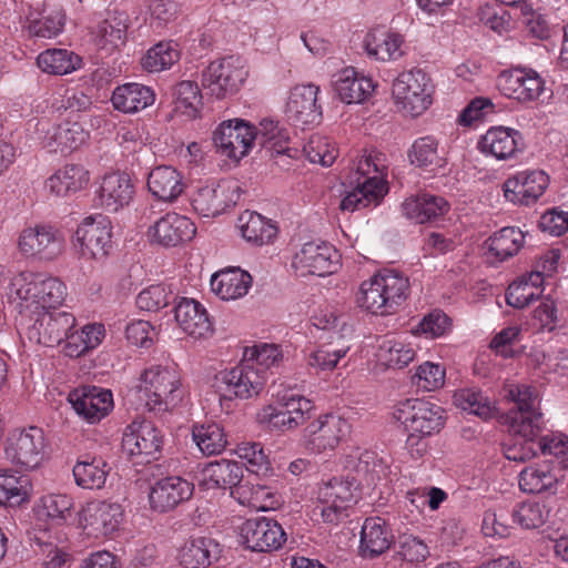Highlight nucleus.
Masks as SVG:
<instances>
[{"instance_id":"58","label":"nucleus","mask_w":568,"mask_h":568,"mask_svg":"<svg viewBox=\"0 0 568 568\" xmlns=\"http://www.w3.org/2000/svg\"><path fill=\"white\" fill-rule=\"evenodd\" d=\"M349 348L345 341H327L310 353L307 364L316 371H332Z\"/></svg>"},{"instance_id":"34","label":"nucleus","mask_w":568,"mask_h":568,"mask_svg":"<svg viewBox=\"0 0 568 568\" xmlns=\"http://www.w3.org/2000/svg\"><path fill=\"white\" fill-rule=\"evenodd\" d=\"M243 466L234 460L220 459L207 463L200 473V484L206 489H235L242 484Z\"/></svg>"},{"instance_id":"12","label":"nucleus","mask_w":568,"mask_h":568,"mask_svg":"<svg viewBox=\"0 0 568 568\" xmlns=\"http://www.w3.org/2000/svg\"><path fill=\"white\" fill-rule=\"evenodd\" d=\"M266 383L263 372L253 365V362H242L231 368L219 373L215 377V387L225 398L247 399L258 395Z\"/></svg>"},{"instance_id":"3","label":"nucleus","mask_w":568,"mask_h":568,"mask_svg":"<svg viewBox=\"0 0 568 568\" xmlns=\"http://www.w3.org/2000/svg\"><path fill=\"white\" fill-rule=\"evenodd\" d=\"M408 294V277L398 271L385 268L361 283L356 303L371 314L386 316L396 313Z\"/></svg>"},{"instance_id":"38","label":"nucleus","mask_w":568,"mask_h":568,"mask_svg":"<svg viewBox=\"0 0 568 568\" xmlns=\"http://www.w3.org/2000/svg\"><path fill=\"white\" fill-rule=\"evenodd\" d=\"M393 535L381 517L366 518L361 530L358 552L365 559H373L387 551Z\"/></svg>"},{"instance_id":"42","label":"nucleus","mask_w":568,"mask_h":568,"mask_svg":"<svg viewBox=\"0 0 568 568\" xmlns=\"http://www.w3.org/2000/svg\"><path fill=\"white\" fill-rule=\"evenodd\" d=\"M155 95L150 87L140 83H124L114 89L111 102L114 109L124 113H136L153 104Z\"/></svg>"},{"instance_id":"8","label":"nucleus","mask_w":568,"mask_h":568,"mask_svg":"<svg viewBox=\"0 0 568 568\" xmlns=\"http://www.w3.org/2000/svg\"><path fill=\"white\" fill-rule=\"evenodd\" d=\"M433 92L430 78L420 69L399 73L392 89L396 104L412 116H418L429 108Z\"/></svg>"},{"instance_id":"50","label":"nucleus","mask_w":568,"mask_h":568,"mask_svg":"<svg viewBox=\"0 0 568 568\" xmlns=\"http://www.w3.org/2000/svg\"><path fill=\"white\" fill-rule=\"evenodd\" d=\"M192 438L200 452L206 456L221 454L227 445L224 428L215 422L193 425Z\"/></svg>"},{"instance_id":"40","label":"nucleus","mask_w":568,"mask_h":568,"mask_svg":"<svg viewBox=\"0 0 568 568\" xmlns=\"http://www.w3.org/2000/svg\"><path fill=\"white\" fill-rule=\"evenodd\" d=\"M402 207L408 219L417 223H425L444 216L450 205L440 195L423 193L406 199Z\"/></svg>"},{"instance_id":"18","label":"nucleus","mask_w":568,"mask_h":568,"mask_svg":"<svg viewBox=\"0 0 568 568\" xmlns=\"http://www.w3.org/2000/svg\"><path fill=\"white\" fill-rule=\"evenodd\" d=\"M68 402L75 414L88 424H98L113 409L110 389L98 386H80L68 395Z\"/></svg>"},{"instance_id":"39","label":"nucleus","mask_w":568,"mask_h":568,"mask_svg":"<svg viewBox=\"0 0 568 568\" xmlns=\"http://www.w3.org/2000/svg\"><path fill=\"white\" fill-rule=\"evenodd\" d=\"M220 554V545L213 538L196 537L180 549L179 561L183 568H209L219 559Z\"/></svg>"},{"instance_id":"59","label":"nucleus","mask_w":568,"mask_h":568,"mask_svg":"<svg viewBox=\"0 0 568 568\" xmlns=\"http://www.w3.org/2000/svg\"><path fill=\"white\" fill-rule=\"evenodd\" d=\"M175 111L195 118L202 105V94L196 82L185 80L178 83L174 88Z\"/></svg>"},{"instance_id":"32","label":"nucleus","mask_w":568,"mask_h":568,"mask_svg":"<svg viewBox=\"0 0 568 568\" xmlns=\"http://www.w3.org/2000/svg\"><path fill=\"white\" fill-rule=\"evenodd\" d=\"M173 311L176 324L185 334L201 338L212 331L209 314L200 302L181 297Z\"/></svg>"},{"instance_id":"11","label":"nucleus","mask_w":568,"mask_h":568,"mask_svg":"<svg viewBox=\"0 0 568 568\" xmlns=\"http://www.w3.org/2000/svg\"><path fill=\"white\" fill-rule=\"evenodd\" d=\"M358 488L357 479L349 476L333 477L323 481L317 490L323 521L337 524L344 511L356 501Z\"/></svg>"},{"instance_id":"51","label":"nucleus","mask_w":568,"mask_h":568,"mask_svg":"<svg viewBox=\"0 0 568 568\" xmlns=\"http://www.w3.org/2000/svg\"><path fill=\"white\" fill-rule=\"evenodd\" d=\"M525 243V235L518 227H503L487 241L490 254L499 262L516 255Z\"/></svg>"},{"instance_id":"54","label":"nucleus","mask_w":568,"mask_h":568,"mask_svg":"<svg viewBox=\"0 0 568 568\" xmlns=\"http://www.w3.org/2000/svg\"><path fill=\"white\" fill-rule=\"evenodd\" d=\"M454 403L463 410L489 419L496 414V403L481 390L476 388H462L455 392Z\"/></svg>"},{"instance_id":"52","label":"nucleus","mask_w":568,"mask_h":568,"mask_svg":"<svg viewBox=\"0 0 568 568\" xmlns=\"http://www.w3.org/2000/svg\"><path fill=\"white\" fill-rule=\"evenodd\" d=\"M38 67L50 74H68L81 65V58L67 49H48L37 58Z\"/></svg>"},{"instance_id":"10","label":"nucleus","mask_w":568,"mask_h":568,"mask_svg":"<svg viewBox=\"0 0 568 568\" xmlns=\"http://www.w3.org/2000/svg\"><path fill=\"white\" fill-rule=\"evenodd\" d=\"M77 320L65 311L47 310L30 315L28 323H21L30 342L54 346L63 342L69 331L75 328Z\"/></svg>"},{"instance_id":"45","label":"nucleus","mask_w":568,"mask_h":568,"mask_svg":"<svg viewBox=\"0 0 568 568\" xmlns=\"http://www.w3.org/2000/svg\"><path fill=\"white\" fill-rule=\"evenodd\" d=\"M129 17L115 12L101 21L94 31V42L100 49L114 50L125 44Z\"/></svg>"},{"instance_id":"44","label":"nucleus","mask_w":568,"mask_h":568,"mask_svg":"<svg viewBox=\"0 0 568 568\" xmlns=\"http://www.w3.org/2000/svg\"><path fill=\"white\" fill-rule=\"evenodd\" d=\"M89 172L80 164H67L45 181V189L57 195L67 196L87 186Z\"/></svg>"},{"instance_id":"28","label":"nucleus","mask_w":568,"mask_h":568,"mask_svg":"<svg viewBox=\"0 0 568 568\" xmlns=\"http://www.w3.org/2000/svg\"><path fill=\"white\" fill-rule=\"evenodd\" d=\"M478 149L481 153L503 161L516 159L524 152L525 143L518 130L493 126L478 141Z\"/></svg>"},{"instance_id":"4","label":"nucleus","mask_w":568,"mask_h":568,"mask_svg":"<svg viewBox=\"0 0 568 568\" xmlns=\"http://www.w3.org/2000/svg\"><path fill=\"white\" fill-rule=\"evenodd\" d=\"M385 168L382 153L363 154L349 175V184L354 185V189L341 201V210L354 212L369 205H377L387 193Z\"/></svg>"},{"instance_id":"16","label":"nucleus","mask_w":568,"mask_h":568,"mask_svg":"<svg viewBox=\"0 0 568 568\" xmlns=\"http://www.w3.org/2000/svg\"><path fill=\"white\" fill-rule=\"evenodd\" d=\"M339 254L329 243L312 241L304 243L293 258V266L301 275L326 276L339 267Z\"/></svg>"},{"instance_id":"60","label":"nucleus","mask_w":568,"mask_h":568,"mask_svg":"<svg viewBox=\"0 0 568 568\" xmlns=\"http://www.w3.org/2000/svg\"><path fill=\"white\" fill-rule=\"evenodd\" d=\"M28 480L8 470H0V506H19L28 498Z\"/></svg>"},{"instance_id":"21","label":"nucleus","mask_w":568,"mask_h":568,"mask_svg":"<svg viewBox=\"0 0 568 568\" xmlns=\"http://www.w3.org/2000/svg\"><path fill=\"white\" fill-rule=\"evenodd\" d=\"M240 186L233 181H222L199 187L192 195L193 210L204 216L214 217L227 207L235 205L240 199Z\"/></svg>"},{"instance_id":"23","label":"nucleus","mask_w":568,"mask_h":568,"mask_svg":"<svg viewBox=\"0 0 568 568\" xmlns=\"http://www.w3.org/2000/svg\"><path fill=\"white\" fill-rule=\"evenodd\" d=\"M500 93L521 103L537 100L545 89V81L535 70L511 69L497 78Z\"/></svg>"},{"instance_id":"24","label":"nucleus","mask_w":568,"mask_h":568,"mask_svg":"<svg viewBox=\"0 0 568 568\" xmlns=\"http://www.w3.org/2000/svg\"><path fill=\"white\" fill-rule=\"evenodd\" d=\"M65 12L61 6L42 1L29 8L23 30L30 38L52 39L62 33Z\"/></svg>"},{"instance_id":"5","label":"nucleus","mask_w":568,"mask_h":568,"mask_svg":"<svg viewBox=\"0 0 568 568\" xmlns=\"http://www.w3.org/2000/svg\"><path fill=\"white\" fill-rule=\"evenodd\" d=\"M505 397L516 405L505 417L509 433L515 437L536 440L544 424L536 390L528 385L508 383L505 386Z\"/></svg>"},{"instance_id":"57","label":"nucleus","mask_w":568,"mask_h":568,"mask_svg":"<svg viewBox=\"0 0 568 568\" xmlns=\"http://www.w3.org/2000/svg\"><path fill=\"white\" fill-rule=\"evenodd\" d=\"M180 60V50L173 41H161L151 47L141 60L142 68L149 72L170 69Z\"/></svg>"},{"instance_id":"7","label":"nucleus","mask_w":568,"mask_h":568,"mask_svg":"<svg viewBox=\"0 0 568 568\" xmlns=\"http://www.w3.org/2000/svg\"><path fill=\"white\" fill-rule=\"evenodd\" d=\"M47 440L41 428L31 426L12 430L6 439L4 458L20 470H33L45 458Z\"/></svg>"},{"instance_id":"55","label":"nucleus","mask_w":568,"mask_h":568,"mask_svg":"<svg viewBox=\"0 0 568 568\" xmlns=\"http://www.w3.org/2000/svg\"><path fill=\"white\" fill-rule=\"evenodd\" d=\"M243 357L253 362V365L267 377L270 371L278 368L285 361L281 345L273 343H258L246 347Z\"/></svg>"},{"instance_id":"9","label":"nucleus","mask_w":568,"mask_h":568,"mask_svg":"<svg viewBox=\"0 0 568 568\" xmlns=\"http://www.w3.org/2000/svg\"><path fill=\"white\" fill-rule=\"evenodd\" d=\"M246 77L241 58L229 55L211 61L202 71L201 83L207 94L222 100L235 94Z\"/></svg>"},{"instance_id":"43","label":"nucleus","mask_w":568,"mask_h":568,"mask_svg":"<svg viewBox=\"0 0 568 568\" xmlns=\"http://www.w3.org/2000/svg\"><path fill=\"white\" fill-rule=\"evenodd\" d=\"M237 227L246 242L257 246L271 243L277 235L272 220L253 211H244L239 216Z\"/></svg>"},{"instance_id":"64","label":"nucleus","mask_w":568,"mask_h":568,"mask_svg":"<svg viewBox=\"0 0 568 568\" xmlns=\"http://www.w3.org/2000/svg\"><path fill=\"white\" fill-rule=\"evenodd\" d=\"M303 151L310 162L323 166H331L337 158L335 145L327 138L318 135L312 136L304 145Z\"/></svg>"},{"instance_id":"36","label":"nucleus","mask_w":568,"mask_h":568,"mask_svg":"<svg viewBox=\"0 0 568 568\" xmlns=\"http://www.w3.org/2000/svg\"><path fill=\"white\" fill-rule=\"evenodd\" d=\"M148 190L159 201L172 203L184 191L183 175L171 165H158L148 174Z\"/></svg>"},{"instance_id":"46","label":"nucleus","mask_w":568,"mask_h":568,"mask_svg":"<svg viewBox=\"0 0 568 568\" xmlns=\"http://www.w3.org/2000/svg\"><path fill=\"white\" fill-rule=\"evenodd\" d=\"M232 497L242 506L255 510H270L280 506V496L267 486L242 483L232 490Z\"/></svg>"},{"instance_id":"35","label":"nucleus","mask_w":568,"mask_h":568,"mask_svg":"<svg viewBox=\"0 0 568 568\" xmlns=\"http://www.w3.org/2000/svg\"><path fill=\"white\" fill-rule=\"evenodd\" d=\"M332 84L341 101L347 104L364 102L375 89L372 79L359 75L352 67L336 72Z\"/></svg>"},{"instance_id":"20","label":"nucleus","mask_w":568,"mask_h":568,"mask_svg":"<svg viewBox=\"0 0 568 568\" xmlns=\"http://www.w3.org/2000/svg\"><path fill=\"white\" fill-rule=\"evenodd\" d=\"M310 436L306 447L313 453L334 450L351 432V423L338 415L327 414L312 422L307 428Z\"/></svg>"},{"instance_id":"26","label":"nucleus","mask_w":568,"mask_h":568,"mask_svg":"<svg viewBox=\"0 0 568 568\" xmlns=\"http://www.w3.org/2000/svg\"><path fill=\"white\" fill-rule=\"evenodd\" d=\"M123 520V509L118 503L97 500L83 509V529L94 538L111 537Z\"/></svg>"},{"instance_id":"33","label":"nucleus","mask_w":568,"mask_h":568,"mask_svg":"<svg viewBox=\"0 0 568 568\" xmlns=\"http://www.w3.org/2000/svg\"><path fill=\"white\" fill-rule=\"evenodd\" d=\"M404 45V36L382 29L367 32L363 40V48L367 55L382 62L400 59L405 54Z\"/></svg>"},{"instance_id":"27","label":"nucleus","mask_w":568,"mask_h":568,"mask_svg":"<svg viewBox=\"0 0 568 568\" xmlns=\"http://www.w3.org/2000/svg\"><path fill=\"white\" fill-rule=\"evenodd\" d=\"M320 87L301 84L292 89L287 103L286 116L295 125H310L321 121L322 110L317 104Z\"/></svg>"},{"instance_id":"63","label":"nucleus","mask_w":568,"mask_h":568,"mask_svg":"<svg viewBox=\"0 0 568 568\" xmlns=\"http://www.w3.org/2000/svg\"><path fill=\"white\" fill-rule=\"evenodd\" d=\"M446 371L440 364L425 362L420 364L412 377V382L425 392H434L445 384Z\"/></svg>"},{"instance_id":"29","label":"nucleus","mask_w":568,"mask_h":568,"mask_svg":"<svg viewBox=\"0 0 568 568\" xmlns=\"http://www.w3.org/2000/svg\"><path fill=\"white\" fill-rule=\"evenodd\" d=\"M194 486L180 476H168L158 479L150 489L151 508L159 513L174 509L193 495Z\"/></svg>"},{"instance_id":"6","label":"nucleus","mask_w":568,"mask_h":568,"mask_svg":"<svg viewBox=\"0 0 568 568\" xmlns=\"http://www.w3.org/2000/svg\"><path fill=\"white\" fill-rule=\"evenodd\" d=\"M139 392L148 409L155 413L175 408L184 396L180 373L176 368L168 366L146 369L142 375Z\"/></svg>"},{"instance_id":"19","label":"nucleus","mask_w":568,"mask_h":568,"mask_svg":"<svg viewBox=\"0 0 568 568\" xmlns=\"http://www.w3.org/2000/svg\"><path fill=\"white\" fill-rule=\"evenodd\" d=\"M162 447V436L153 423L134 420L124 430L122 437L123 452L136 463H150Z\"/></svg>"},{"instance_id":"25","label":"nucleus","mask_w":568,"mask_h":568,"mask_svg":"<svg viewBox=\"0 0 568 568\" xmlns=\"http://www.w3.org/2000/svg\"><path fill=\"white\" fill-rule=\"evenodd\" d=\"M241 536L248 549L260 552L277 550L286 541L283 527L267 517L247 519L241 528Z\"/></svg>"},{"instance_id":"22","label":"nucleus","mask_w":568,"mask_h":568,"mask_svg":"<svg viewBox=\"0 0 568 568\" xmlns=\"http://www.w3.org/2000/svg\"><path fill=\"white\" fill-rule=\"evenodd\" d=\"M549 176L541 170H526L509 176L503 183L504 197L515 205H531L545 193Z\"/></svg>"},{"instance_id":"14","label":"nucleus","mask_w":568,"mask_h":568,"mask_svg":"<svg viewBox=\"0 0 568 568\" xmlns=\"http://www.w3.org/2000/svg\"><path fill=\"white\" fill-rule=\"evenodd\" d=\"M75 245L81 256L101 260L112 248V223L102 214L85 217L75 231Z\"/></svg>"},{"instance_id":"30","label":"nucleus","mask_w":568,"mask_h":568,"mask_svg":"<svg viewBox=\"0 0 568 568\" xmlns=\"http://www.w3.org/2000/svg\"><path fill=\"white\" fill-rule=\"evenodd\" d=\"M134 195V185L124 172L105 174L98 190V204L106 212L115 213L128 206Z\"/></svg>"},{"instance_id":"56","label":"nucleus","mask_w":568,"mask_h":568,"mask_svg":"<svg viewBox=\"0 0 568 568\" xmlns=\"http://www.w3.org/2000/svg\"><path fill=\"white\" fill-rule=\"evenodd\" d=\"M73 500L65 494H51L40 498L37 516L54 524H63L72 516Z\"/></svg>"},{"instance_id":"17","label":"nucleus","mask_w":568,"mask_h":568,"mask_svg":"<svg viewBox=\"0 0 568 568\" xmlns=\"http://www.w3.org/2000/svg\"><path fill=\"white\" fill-rule=\"evenodd\" d=\"M565 479L564 469L554 459L535 462L519 473V488L531 495L554 496Z\"/></svg>"},{"instance_id":"61","label":"nucleus","mask_w":568,"mask_h":568,"mask_svg":"<svg viewBox=\"0 0 568 568\" xmlns=\"http://www.w3.org/2000/svg\"><path fill=\"white\" fill-rule=\"evenodd\" d=\"M312 321L317 329L326 332L327 341H345L353 333L352 326L329 310L320 311L312 317Z\"/></svg>"},{"instance_id":"13","label":"nucleus","mask_w":568,"mask_h":568,"mask_svg":"<svg viewBox=\"0 0 568 568\" xmlns=\"http://www.w3.org/2000/svg\"><path fill=\"white\" fill-rule=\"evenodd\" d=\"M255 138V126L244 120L233 119L219 124L212 140L221 155L239 161L248 154Z\"/></svg>"},{"instance_id":"37","label":"nucleus","mask_w":568,"mask_h":568,"mask_svg":"<svg viewBox=\"0 0 568 568\" xmlns=\"http://www.w3.org/2000/svg\"><path fill=\"white\" fill-rule=\"evenodd\" d=\"M88 136L82 124L68 120L48 130L42 144L49 152L70 153L83 145Z\"/></svg>"},{"instance_id":"53","label":"nucleus","mask_w":568,"mask_h":568,"mask_svg":"<svg viewBox=\"0 0 568 568\" xmlns=\"http://www.w3.org/2000/svg\"><path fill=\"white\" fill-rule=\"evenodd\" d=\"M416 352L414 347L395 337L384 338L377 348V359L393 368H403L414 361Z\"/></svg>"},{"instance_id":"1","label":"nucleus","mask_w":568,"mask_h":568,"mask_svg":"<svg viewBox=\"0 0 568 568\" xmlns=\"http://www.w3.org/2000/svg\"><path fill=\"white\" fill-rule=\"evenodd\" d=\"M67 296V286L58 277L45 273L22 271L9 283L8 302L21 315H33L57 310Z\"/></svg>"},{"instance_id":"62","label":"nucleus","mask_w":568,"mask_h":568,"mask_svg":"<svg viewBox=\"0 0 568 568\" xmlns=\"http://www.w3.org/2000/svg\"><path fill=\"white\" fill-rule=\"evenodd\" d=\"M513 521L525 529H536L541 527L547 518L548 510L540 503L527 501L514 508L511 511Z\"/></svg>"},{"instance_id":"2","label":"nucleus","mask_w":568,"mask_h":568,"mask_svg":"<svg viewBox=\"0 0 568 568\" xmlns=\"http://www.w3.org/2000/svg\"><path fill=\"white\" fill-rule=\"evenodd\" d=\"M442 406L420 398H409L398 404L394 417L406 434V448L413 458H420L427 452V438L439 433L445 423Z\"/></svg>"},{"instance_id":"15","label":"nucleus","mask_w":568,"mask_h":568,"mask_svg":"<svg viewBox=\"0 0 568 568\" xmlns=\"http://www.w3.org/2000/svg\"><path fill=\"white\" fill-rule=\"evenodd\" d=\"M18 246L24 256L52 261L63 253L65 240L57 229L37 225L20 233Z\"/></svg>"},{"instance_id":"48","label":"nucleus","mask_w":568,"mask_h":568,"mask_svg":"<svg viewBox=\"0 0 568 568\" xmlns=\"http://www.w3.org/2000/svg\"><path fill=\"white\" fill-rule=\"evenodd\" d=\"M106 462L101 457L87 456L72 468L75 484L83 489H101L109 475Z\"/></svg>"},{"instance_id":"49","label":"nucleus","mask_w":568,"mask_h":568,"mask_svg":"<svg viewBox=\"0 0 568 568\" xmlns=\"http://www.w3.org/2000/svg\"><path fill=\"white\" fill-rule=\"evenodd\" d=\"M412 164L418 168L435 170L446 165V156L438 148V141L430 135L414 141L408 152Z\"/></svg>"},{"instance_id":"41","label":"nucleus","mask_w":568,"mask_h":568,"mask_svg":"<svg viewBox=\"0 0 568 568\" xmlns=\"http://www.w3.org/2000/svg\"><path fill=\"white\" fill-rule=\"evenodd\" d=\"M210 284L212 292L221 300L232 301L247 294L252 285V276L234 267L213 274Z\"/></svg>"},{"instance_id":"47","label":"nucleus","mask_w":568,"mask_h":568,"mask_svg":"<svg viewBox=\"0 0 568 568\" xmlns=\"http://www.w3.org/2000/svg\"><path fill=\"white\" fill-rule=\"evenodd\" d=\"M345 468L353 473L351 478L357 479L358 487L365 480L368 485L374 484L384 473V465L375 452L356 450L346 457Z\"/></svg>"},{"instance_id":"31","label":"nucleus","mask_w":568,"mask_h":568,"mask_svg":"<svg viewBox=\"0 0 568 568\" xmlns=\"http://www.w3.org/2000/svg\"><path fill=\"white\" fill-rule=\"evenodd\" d=\"M150 232L156 243L169 247L191 241L196 227L189 217L170 212L159 219Z\"/></svg>"}]
</instances>
